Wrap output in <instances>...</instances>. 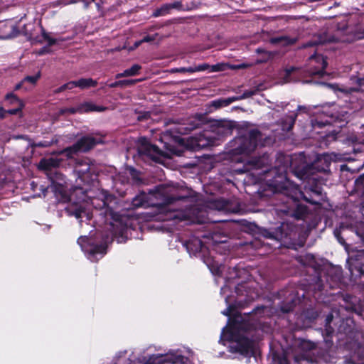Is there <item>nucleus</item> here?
<instances>
[{
	"mask_svg": "<svg viewBox=\"0 0 364 364\" xmlns=\"http://www.w3.org/2000/svg\"><path fill=\"white\" fill-rule=\"evenodd\" d=\"M299 347L302 350V353L295 357L296 362H299L301 360H306V359L304 358V355L306 354H310L311 357H314L318 350L316 348L315 344L314 343L306 340L301 341L299 342Z\"/></svg>",
	"mask_w": 364,
	"mask_h": 364,
	"instance_id": "16",
	"label": "nucleus"
},
{
	"mask_svg": "<svg viewBox=\"0 0 364 364\" xmlns=\"http://www.w3.org/2000/svg\"><path fill=\"white\" fill-rule=\"evenodd\" d=\"M127 77L126 75H125L124 71L123 73H120L117 74L116 76H115L116 78H121V77Z\"/></svg>",
	"mask_w": 364,
	"mask_h": 364,
	"instance_id": "53",
	"label": "nucleus"
},
{
	"mask_svg": "<svg viewBox=\"0 0 364 364\" xmlns=\"http://www.w3.org/2000/svg\"><path fill=\"white\" fill-rule=\"evenodd\" d=\"M356 183L358 185L359 184H361L364 186V174L360 176L357 180H356Z\"/></svg>",
	"mask_w": 364,
	"mask_h": 364,
	"instance_id": "50",
	"label": "nucleus"
},
{
	"mask_svg": "<svg viewBox=\"0 0 364 364\" xmlns=\"http://www.w3.org/2000/svg\"><path fill=\"white\" fill-rule=\"evenodd\" d=\"M110 235H106L100 245L95 244L91 239L86 236H81L77 240V243L85 252L87 257L92 262H95L102 258L106 253L107 243L112 241L115 237L118 243L126 241L127 228L120 221L114 220L109 224Z\"/></svg>",
	"mask_w": 364,
	"mask_h": 364,
	"instance_id": "4",
	"label": "nucleus"
},
{
	"mask_svg": "<svg viewBox=\"0 0 364 364\" xmlns=\"http://www.w3.org/2000/svg\"><path fill=\"white\" fill-rule=\"evenodd\" d=\"M140 81H141V79L122 80H120V87H123L132 86Z\"/></svg>",
	"mask_w": 364,
	"mask_h": 364,
	"instance_id": "38",
	"label": "nucleus"
},
{
	"mask_svg": "<svg viewBox=\"0 0 364 364\" xmlns=\"http://www.w3.org/2000/svg\"><path fill=\"white\" fill-rule=\"evenodd\" d=\"M257 181H264L272 188L273 192H279L285 195L289 200L288 203H295L296 210L294 216L297 219H304L308 212L307 208L301 204H298L301 199L311 204H318V201L313 198H308L299 188L297 186L290 181L287 177L285 168L265 169L258 173Z\"/></svg>",
	"mask_w": 364,
	"mask_h": 364,
	"instance_id": "2",
	"label": "nucleus"
},
{
	"mask_svg": "<svg viewBox=\"0 0 364 364\" xmlns=\"http://www.w3.org/2000/svg\"><path fill=\"white\" fill-rule=\"evenodd\" d=\"M215 208L219 210H223L225 212H230V211H235V210H232L230 208H229L228 203L223 199H219L215 201Z\"/></svg>",
	"mask_w": 364,
	"mask_h": 364,
	"instance_id": "32",
	"label": "nucleus"
},
{
	"mask_svg": "<svg viewBox=\"0 0 364 364\" xmlns=\"http://www.w3.org/2000/svg\"><path fill=\"white\" fill-rule=\"evenodd\" d=\"M296 38H291L287 36H280L277 37H272L269 39V42L273 45H277L280 46H288L293 45L296 42Z\"/></svg>",
	"mask_w": 364,
	"mask_h": 364,
	"instance_id": "22",
	"label": "nucleus"
},
{
	"mask_svg": "<svg viewBox=\"0 0 364 364\" xmlns=\"http://www.w3.org/2000/svg\"><path fill=\"white\" fill-rule=\"evenodd\" d=\"M41 77V73L38 72L36 75L33 76H26L23 78V82H29L31 85H35L38 80Z\"/></svg>",
	"mask_w": 364,
	"mask_h": 364,
	"instance_id": "36",
	"label": "nucleus"
},
{
	"mask_svg": "<svg viewBox=\"0 0 364 364\" xmlns=\"http://www.w3.org/2000/svg\"><path fill=\"white\" fill-rule=\"evenodd\" d=\"M360 38H364V28L360 31Z\"/></svg>",
	"mask_w": 364,
	"mask_h": 364,
	"instance_id": "60",
	"label": "nucleus"
},
{
	"mask_svg": "<svg viewBox=\"0 0 364 364\" xmlns=\"http://www.w3.org/2000/svg\"><path fill=\"white\" fill-rule=\"evenodd\" d=\"M6 98L9 100H11V103L17 102L18 104V107L9 109L6 111L7 113L10 114H16L21 111L22 107H23V104L14 94H7Z\"/></svg>",
	"mask_w": 364,
	"mask_h": 364,
	"instance_id": "25",
	"label": "nucleus"
},
{
	"mask_svg": "<svg viewBox=\"0 0 364 364\" xmlns=\"http://www.w3.org/2000/svg\"><path fill=\"white\" fill-rule=\"evenodd\" d=\"M210 65L207 63H203L198 66H193L194 73L204 71L205 70L210 69Z\"/></svg>",
	"mask_w": 364,
	"mask_h": 364,
	"instance_id": "39",
	"label": "nucleus"
},
{
	"mask_svg": "<svg viewBox=\"0 0 364 364\" xmlns=\"http://www.w3.org/2000/svg\"><path fill=\"white\" fill-rule=\"evenodd\" d=\"M115 198L109 194L107 191H101L97 198L91 200L92 205L100 210V215L102 217L114 218L112 203H115Z\"/></svg>",
	"mask_w": 364,
	"mask_h": 364,
	"instance_id": "8",
	"label": "nucleus"
},
{
	"mask_svg": "<svg viewBox=\"0 0 364 364\" xmlns=\"http://www.w3.org/2000/svg\"><path fill=\"white\" fill-rule=\"evenodd\" d=\"M303 71L298 67H291L285 69L280 74L282 77V83H287L291 82H296L299 80L298 75L301 74Z\"/></svg>",
	"mask_w": 364,
	"mask_h": 364,
	"instance_id": "19",
	"label": "nucleus"
},
{
	"mask_svg": "<svg viewBox=\"0 0 364 364\" xmlns=\"http://www.w3.org/2000/svg\"><path fill=\"white\" fill-rule=\"evenodd\" d=\"M247 294L248 295V296L251 298V299H254V296L251 293L247 291Z\"/></svg>",
	"mask_w": 364,
	"mask_h": 364,
	"instance_id": "64",
	"label": "nucleus"
},
{
	"mask_svg": "<svg viewBox=\"0 0 364 364\" xmlns=\"http://www.w3.org/2000/svg\"><path fill=\"white\" fill-rule=\"evenodd\" d=\"M0 112H1L0 117L1 119L4 118V112H5V111L3 109L2 107H0Z\"/></svg>",
	"mask_w": 364,
	"mask_h": 364,
	"instance_id": "56",
	"label": "nucleus"
},
{
	"mask_svg": "<svg viewBox=\"0 0 364 364\" xmlns=\"http://www.w3.org/2000/svg\"><path fill=\"white\" fill-rule=\"evenodd\" d=\"M255 93V91L247 90V91H245L242 95H240V96H234V97H230L228 98H220V99L213 100V101L210 102V107H213L215 109H219L221 107H227L235 101L248 98V97L254 95Z\"/></svg>",
	"mask_w": 364,
	"mask_h": 364,
	"instance_id": "11",
	"label": "nucleus"
},
{
	"mask_svg": "<svg viewBox=\"0 0 364 364\" xmlns=\"http://www.w3.org/2000/svg\"><path fill=\"white\" fill-rule=\"evenodd\" d=\"M101 142L102 140L100 139H96L90 136H84L72 146L65 149L63 150V153L66 154V157L68 159H70L77 152H86L93 148L97 144Z\"/></svg>",
	"mask_w": 364,
	"mask_h": 364,
	"instance_id": "9",
	"label": "nucleus"
},
{
	"mask_svg": "<svg viewBox=\"0 0 364 364\" xmlns=\"http://www.w3.org/2000/svg\"><path fill=\"white\" fill-rule=\"evenodd\" d=\"M67 83H68V90H72L74 87H77V81L76 80H75V81H70V82H68Z\"/></svg>",
	"mask_w": 364,
	"mask_h": 364,
	"instance_id": "48",
	"label": "nucleus"
},
{
	"mask_svg": "<svg viewBox=\"0 0 364 364\" xmlns=\"http://www.w3.org/2000/svg\"><path fill=\"white\" fill-rule=\"evenodd\" d=\"M310 68L307 70L309 75L323 76L327 65L326 59L321 55L314 54L309 58Z\"/></svg>",
	"mask_w": 364,
	"mask_h": 364,
	"instance_id": "10",
	"label": "nucleus"
},
{
	"mask_svg": "<svg viewBox=\"0 0 364 364\" xmlns=\"http://www.w3.org/2000/svg\"><path fill=\"white\" fill-rule=\"evenodd\" d=\"M0 38L6 39L16 36L18 31L16 26L11 22H6L0 26Z\"/></svg>",
	"mask_w": 364,
	"mask_h": 364,
	"instance_id": "21",
	"label": "nucleus"
},
{
	"mask_svg": "<svg viewBox=\"0 0 364 364\" xmlns=\"http://www.w3.org/2000/svg\"><path fill=\"white\" fill-rule=\"evenodd\" d=\"M332 123L331 117H327L325 119L319 120L318 118L314 119L311 120V124L314 128H321L327 124H330Z\"/></svg>",
	"mask_w": 364,
	"mask_h": 364,
	"instance_id": "31",
	"label": "nucleus"
},
{
	"mask_svg": "<svg viewBox=\"0 0 364 364\" xmlns=\"http://www.w3.org/2000/svg\"><path fill=\"white\" fill-rule=\"evenodd\" d=\"M41 31H42L43 38H44V40L48 41V46H53V45H55V43H57V42L58 41V39L50 38L48 36V34L45 32V31L43 28H41Z\"/></svg>",
	"mask_w": 364,
	"mask_h": 364,
	"instance_id": "37",
	"label": "nucleus"
},
{
	"mask_svg": "<svg viewBox=\"0 0 364 364\" xmlns=\"http://www.w3.org/2000/svg\"><path fill=\"white\" fill-rule=\"evenodd\" d=\"M360 276H364V270L363 269H359Z\"/></svg>",
	"mask_w": 364,
	"mask_h": 364,
	"instance_id": "61",
	"label": "nucleus"
},
{
	"mask_svg": "<svg viewBox=\"0 0 364 364\" xmlns=\"http://www.w3.org/2000/svg\"><path fill=\"white\" fill-rule=\"evenodd\" d=\"M326 85L328 86V87H332L333 89H335L336 87L338 86L337 85H331V84H327Z\"/></svg>",
	"mask_w": 364,
	"mask_h": 364,
	"instance_id": "63",
	"label": "nucleus"
},
{
	"mask_svg": "<svg viewBox=\"0 0 364 364\" xmlns=\"http://www.w3.org/2000/svg\"><path fill=\"white\" fill-rule=\"evenodd\" d=\"M51 144H52L51 141H39L38 143H35L33 144V146H35V147H48V146H50Z\"/></svg>",
	"mask_w": 364,
	"mask_h": 364,
	"instance_id": "44",
	"label": "nucleus"
},
{
	"mask_svg": "<svg viewBox=\"0 0 364 364\" xmlns=\"http://www.w3.org/2000/svg\"><path fill=\"white\" fill-rule=\"evenodd\" d=\"M261 310H262L263 312L266 311L267 310V307H262L261 309L260 308H258L257 310H256V312L255 314H257L258 311H260Z\"/></svg>",
	"mask_w": 364,
	"mask_h": 364,
	"instance_id": "55",
	"label": "nucleus"
},
{
	"mask_svg": "<svg viewBox=\"0 0 364 364\" xmlns=\"http://www.w3.org/2000/svg\"><path fill=\"white\" fill-rule=\"evenodd\" d=\"M61 87L63 88V91H65V90H68V83H65V84L61 86Z\"/></svg>",
	"mask_w": 364,
	"mask_h": 364,
	"instance_id": "59",
	"label": "nucleus"
},
{
	"mask_svg": "<svg viewBox=\"0 0 364 364\" xmlns=\"http://www.w3.org/2000/svg\"><path fill=\"white\" fill-rule=\"evenodd\" d=\"M169 6L171 7V9H177V10H182L183 6L181 1H174L173 3L169 4Z\"/></svg>",
	"mask_w": 364,
	"mask_h": 364,
	"instance_id": "43",
	"label": "nucleus"
},
{
	"mask_svg": "<svg viewBox=\"0 0 364 364\" xmlns=\"http://www.w3.org/2000/svg\"><path fill=\"white\" fill-rule=\"evenodd\" d=\"M105 109V108L103 107L97 106L91 102H85L79 105L77 107L62 109H60V114H75L76 112L82 113L93 111L102 112L104 111Z\"/></svg>",
	"mask_w": 364,
	"mask_h": 364,
	"instance_id": "14",
	"label": "nucleus"
},
{
	"mask_svg": "<svg viewBox=\"0 0 364 364\" xmlns=\"http://www.w3.org/2000/svg\"><path fill=\"white\" fill-rule=\"evenodd\" d=\"M141 43H143L142 40L137 41L135 43V47H138Z\"/></svg>",
	"mask_w": 364,
	"mask_h": 364,
	"instance_id": "62",
	"label": "nucleus"
},
{
	"mask_svg": "<svg viewBox=\"0 0 364 364\" xmlns=\"http://www.w3.org/2000/svg\"><path fill=\"white\" fill-rule=\"evenodd\" d=\"M316 45H317V42H316V41H311V42H309L306 44L304 45L303 48L313 47V46H315Z\"/></svg>",
	"mask_w": 364,
	"mask_h": 364,
	"instance_id": "51",
	"label": "nucleus"
},
{
	"mask_svg": "<svg viewBox=\"0 0 364 364\" xmlns=\"http://www.w3.org/2000/svg\"><path fill=\"white\" fill-rule=\"evenodd\" d=\"M225 302L227 303V304H228V306L224 311H222V314L223 315H225V316H228L230 314L231 306L229 304V301H228V297L225 298Z\"/></svg>",
	"mask_w": 364,
	"mask_h": 364,
	"instance_id": "45",
	"label": "nucleus"
},
{
	"mask_svg": "<svg viewBox=\"0 0 364 364\" xmlns=\"http://www.w3.org/2000/svg\"><path fill=\"white\" fill-rule=\"evenodd\" d=\"M141 69V65L134 64L130 68L125 70L124 73L127 77L135 76L139 74Z\"/></svg>",
	"mask_w": 364,
	"mask_h": 364,
	"instance_id": "33",
	"label": "nucleus"
},
{
	"mask_svg": "<svg viewBox=\"0 0 364 364\" xmlns=\"http://www.w3.org/2000/svg\"><path fill=\"white\" fill-rule=\"evenodd\" d=\"M109 87H111V88H114V87H120V80L116 81L114 82H112V83L109 84Z\"/></svg>",
	"mask_w": 364,
	"mask_h": 364,
	"instance_id": "52",
	"label": "nucleus"
},
{
	"mask_svg": "<svg viewBox=\"0 0 364 364\" xmlns=\"http://www.w3.org/2000/svg\"><path fill=\"white\" fill-rule=\"evenodd\" d=\"M77 81V87L84 90L97 85V81L92 78H81Z\"/></svg>",
	"mask_w": 364,
	"mask_h": 364,
	"instance_id": "28",
	"label": "nucleus"
},
{
	"mask_svg": "<svg viewBox=\"0 0 364 364\" xmlns=\"http://www.w3.org/2000/svg\"><path fill=\"white\" fill-rule=\"evenodd\" d=\"M174 71L177 72V73H194V69H193V66H190V67H188V68L183 67V68H176V69H175Z\"/></svg>",
	"mask_w": 364,
	"mask_h": 364,
	"instance_id": "40",
	"label": "nucleus"
},
{
	"mask_svg": "<svg viewBox=\"0 0 364 364\" xmlns=\"http://www.w3.org/2000/svg\"><path fill=\"white\" fill-rule=\"evenodd\" d=\"M183 246L191 255H196L200 252H203L205 248L202 241L196 237H192L188 241H186Z\"/></svg>",
	"mask_w": 364,
	"mask_h": 364,
	"instance_id": "18",
	"label": "nucleus"
},
{
	"mask_svg": "<svg viewBox=\"0 0 364 364\" xmlns=\"http://www.w3.org/2000/svg\"><path fill=\"white\" fill-rule=\"evenodd\" d=\"M296 114H294L291 116L288 117L287 119L288 124L287 126L283 127V129L286 131H289L293 127L295 120H296Z\"/></svg>",
	"mask_w": 364,
	"mask_h": 364,
	"instance_id": "35",
	"label": "nucleus"
},
{
	"mask_svg": "<svg viewBox=\"0 0 364 364\" xmlns=\"http://www.w3.org/2000/svg\"><path fill=\"white\" fill-rule=\"evenodd\" d=\"M63 156H66V154L63 153V150L52 155L51 156L42 159L38 164V168L44 171L51 181L52 185L48 186L47 189L53 191L54 184L56 183L59 186H62L64 182L63 176L55 171V176H51L53 169L58 168L63 161Z\"/></svg>",
	"mask_w": 364,
	"mask_h": 364,
	"instance_id": "7",
	"label": "nucleus"
},
{
	"mask_svg": "<svg viewBox=\"0 0 364 364\" xmlns=\"http://www.w3.org/2000/svg\"><path fill=\"white\" fill-rule=\"evenodd\" d=\"M306 258H308L309 259H311V260H313L314 259V256L312 255H310V254H308L306 255Z\"/></svg>",
	"mask_w": 364,
	"mask_h": 364,
	"instance_id": "58",
	"label": "nucleus"
},
{
	"mask_svg": "<svg viewBox=\"0 0 364 364\" xmlns=\"http://www.w3.org/2000/svg\"><path fill=\"white\" fill-rule=\"evenodd\" d=\"M188 146L193 150H198L213 144L212 137L207 134L191 137L188 140Z\"/></svg>",
	"mask_w": 364,
	"mask_h": 364,
	"instance_id": "12",
	"label": "nucleus"
},
{
	"mask_svg": "<svg viewBox=\"0 0 364 364\" xmlns=\"http://www.w3.org/2000/svg\"><path fill=\"white\" fill-rule=\"evenodd\" d=\"M90 166L87 161H81L77 163L75 168V172L78 178L84 181L85 175L90 171Z\"/></svg>",
	"mask_w": 364,
	"mask_h": 364,
	"instance_id": "24",
	"label": "nucleus"
},
{
	"mask_svg": "<svg viewBox=\"0 0 364 364\" xmlns=\"http://www.w3.org/2000/svg\"><path fill=\"white\" fill-rule=\"evenodd\" d=\"M273 364H289V362L284 354H274Z\"/></svg>",
	"mask_w": 364,
	"mask_h": 364,
	"instance_id": "34",
	"label": "nucleus"
},
{
	"mask_svg": "<svg viewBox=\"0 0 364 364\" xmlns=\"http://www.w3.org/2000/svg\"><path fill=\"white\" fill-rule=\"evenodd\" d=\"M250 287L247 284H240L236 287V291L240 293L242 291V289H245L246 290L247 288H250Z\"/></svg>",
	"mask_w": 364,
	"mask_h": 364,
	"instance_id": "49",
	"label": "nucleus"
},
{
	"mask_svg": "<svg viewBox=\"0 0 364 364\" xmlns=\"http://www.w3.org/2000/svg\"><path fill=\"white\" fill-rule=\"evenodd\" d=\"M204 117L202 115H198L193 117L189 119L188 127L187 128L189 130L195 129L196 128L200 127L202 124H204Z\"/></svg>",
	"mask_w": 364,
	"mask_h": 364,
	"instance_id": "27",
	"label": "nucleus"
},
{
	"mask_svg": "<svg viewBox=\"0 0 364 364\" xmlns=\"http://www.w3.org/2000/svg\"><path fill=\"white\" fill-rule=\"evenodd\" d=\"M156 36H157V34H155L154 36H146L142 39V41L143 42H151L155 40Z\"/></svg>",
	"mask_w": 364,
	"mask_h": 364,
	"instance_id": "46",
	"label": "nucleus"
},
{
	"mask_svg": "<svg viewBox=\"0 0 364 364\" xmlns=\"http://www.w3.org/2000/svg\"><path fill=\"white\" fill-rule=\"evenodd\" d=\"M225 65L224 64H216L211 65L210 67V72H218L224 70Z\"/></svg>",
	"mask_w": 364,
	"mask_h": 364,
	"instance_id": "41",
	"label": "nucleus"
},
{
	"mask_svg": "<svg viewBox=\"0 0 364 364\" xmlns=\"http://www.w3.org/2000/svg\"><path fill=\"white\" fill-rule=\"evenodd\" d=\"M23 84H24V82H23V80H22L21 82L18 83V84L16 85V87H15V90H19L20 88H21V87H22V86H23Z\"/></svg>",
	"mask_w": 364,
	"mask_h": 364,
	"instance_id": "54",
	"label": "nucleus"
},
{
	"mask_svg": "<svg viewBox=\"0 0 364 364\" xmlns=\"http://www.w3.org/2000/svg\"><path fill=\"white\" fill-rule=\"evenodd\" d=\"M226 341L230 343L229 348L232 353L247 355L252 350V343L247 336L244 324L237 320L223 328L220 342L225 345Z\"/></svg>",
	"mask_w": 364,
	"mask_h": 364,
	"instance_id": "5",
	"label": "nucleus"
},
{
	"mask_svg": "<svg viewBox=\"0 0 364 364\" xmlns=\"http://www.w3.org/2000/svg\"><path fill=\"white\" fill-rule=\"evenodd\" d=\"M249 66H250V65H248V64L241 63V64L233 65L232 67V68H233V69H243V68H247Z\"/></svg>",
	"mask_w": 364,
	"mask_h": 364,
	"instance_id": "47",
	"label": "nucleus"
},
{
	"mask_svg": "<svg viewBox=\"0 0 364 364\" xmlns=\"http://www.w3.org/2000/svg\"><path fill=\"white\" fill-rule=\"evenodd\" d=\"M192 196L188 190L169 185H160L146 194L141 193L132 200L134 208L157 206L167 210L164 220H188L203 223L207 212L199 205L191 206Z\"/></svg>",
	"mask_w": 364,
	"mask_h": 364,
	"instance_id": "1",
	"label": "nucleus"
},
{
	"mask_svg": "<svg viewBox=\"0 0 364 364\" xmlns=\"http://www.w3.org/2000/svg\"><path fill=\"white\" fill-rule=\"evenodd\" d=\"M188 358L181 355L178 350H169L166 353H153L152 348L137 358L139 364H188Z\"/></svg>",
	"mask_w": 364,
	"mask_h": 364,
	"instance_id": "6",
	"label": "nucleus"
},
{
	"mask_svg": "<svg viewBox=\"0 0 364 364\" xmlns=\"http://www.w3.org/2000/svg\"><path fill=\"white\" fill-rule=\"evenodd\" d=\"M63 92V88L61 87V86L60 87H58V89L54 90V93H60V92Z\"/></svg>",
	"mask_w": 364,
	"mask_h": 364,
	"instance_id": "57",
	"label": "nucleus"
},
{
	"mask_svg": "<svg viewBox=\"0 0 364 364\" xmlns=\"http://www.w3.org/2000/svg\"><path fill=\"white\" fill-rule=\"evenodd\" d=\"M296 176L299 178L301 180H308L309 185L305 186V190L306 191H310L312 192L315 196L319 197L321 195V188L316 183L314 186L310 185V181H317L318 178L315 176L309 177L307 173L306 172H296Z\"/></svg>",
	"mask_w": 364,
	"mask_h": 364,
	"instance_id": "17",
	"label": "nucleus"
},
{
	"mask_svg": "<svg viewBox=\"0 0 364 364\" xmlns=\"http://www.w3.org/2000/svg\"><path fill=\"white\" fill-rule=\"evenodd\" d=\"M138 151L140 155H146L150 157H154L159 153L158 147L151 144L145 139H141Z\"/></svg>",
	"mask_w": 364,
	"mask_h": 364,
	"instance_id": "20",
	"label": "nucleus"
},
{
	"mask_svg": "<svg viewBox=\"0 0 364 364\" xmlns=\"http://www.w3.org/2000/svg\"><path fill=\"white\" fill-rule=\"evenodd\" d=\"M214 132L219 135V138L230 135L232 134V124L229 122L219 123L214 128Z\"/></svg>",
	"mask_w": 364,
	"mask_h": 364,
	"instance_id": "23",
	"label": "nucleus"
},
{
	"mask_svg": "<svg viewBox=\"0 0 364 364\" xmlns=\"http://www.w3.org/2000/svg\"><path fill=\"white\" fill-rule=\"evenodd\" d=\"M205 262L207 264V266L208 267V268L213 274L220 275L224 269V266L219 265L215 261H212L211 262L209 261H206Z\"/></svg>",
	"mask_w": 364,
	"mask_h": 364,
	"instance_id": "30",
	"label": "nucleus"
},
{
	"mask_svg": "<svg viewBox=\"0 0 364 364\" xmlns=\"http://www.w3.org/2000/svg\"><path fill=\"white\" fill-rule=\"evenodd\" d=\"M306 360L310 363H316V364H333V358L331 355L321 350H318L314 357L310 354L304 355Z\"/></svg>",
	"mask_w": 364,
	"mask_h": 364,
	"instance_id": "15",
	"label": "nucleus"
},
{
	"mask_svg": "<svg viewBox=\"0 0 364 364\" xmlns=\"http://www.w3.org/2000/svg\"><path fill=\"white\" fill-rule=\"evenodd\" d=\"M256 53L262 55V58L259 60H257V63L267 62L269 60L272 59L275 55L274 52L268 51L261 48H258L256 50Z\"/></svg>",
	"mask_w": 364,
	"mask_h": 364,
	"instance_id": "26",
	"label": "nucleus"
},
{
	"mask_svg": "<svg viewBox=\"0 0 364 364\" xmlns=\"http://www.w3.org/2000/svg\"><path fill=\"white\" fill-rule=\"evenodd\" d=\"M67 212L69 215H74L77 219L85 218L89 220L92 217V214L90 213V210L85 203H80L69 206L67 208Z\"/></svg>",
	"mask_w": 364,
	"mask_h": 364,
	"instance_id": "13",
	"label": "nucleus"
},
{
	"mask_svg": "<svg viewBox=\"0 0 364 364\" xmlns=\"http://www.w3.org/2000/svg\"><path fill=\"white\" fill-rule=\"evenodd\" d=\"M267 139L263 138L260 132L257 129L246 130L241 135L235 137L231 142V153L235 156H240L235 160L244 164L242 168L235 171L245 173L251 170H257L264 167L268 163V156L254 157L251 154L258 146H264Z\"/></svg>",
	"mask_w": 364,
	"mask_h": 364,
	"instance_id": "3",
	"label": "nucleus"
},
{
	"mask_svg": "<svg viewBox=\"0 0 364 364\" xmlns=\"http://www.w3.org/2000/svg\"><path fill=\"white\" fill-rule=\"evenodd\" d=\"M294 306V301H293L291 299V302L288 303V304L287 306H282L281 307V310L283 312L287 313V312H289L290 311H291L293 309Z\"/></svg>",
	"mask_w": 364,
	"mask_h": 364,
	"instance_id": "42",
	"label": "nucleus"
},
{
	"mask_svg": "<svg viewBox=\"0 0 364 364\" xmlns=\"http://www.w3.org/2000/svg\"><path fill=\"white\" fill-rule=\"evenodd\" d=\"M171 7L169 4H165L161 5L159 8L156 9L153 13L152 16L154 17H159L166 16L171 13Z\"/></svg>",
	"mask_w": 364,
	"mask_h": 364,
	"instance_id": "29",
	"label": "nucleus"
}]
</instances>
